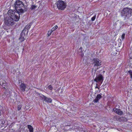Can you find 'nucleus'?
Returning a JSON list of instances; mask_svg holds the SVG:
<instances>
[{"mask_svg":"<svg viewBox=\"0 0 132 132\" xmlns=\"http://www.w3.org/2000/svg\"><path fill=\"white\" fill-rule=\"evenodd\" d=\"M9 17L5 18L4 23L7 25L12 26L14 24V21H18L20 18V14L17 12L12 10H9L8 12Z\"/></svg>","mask_w":132,"mask_h":132,"instance_id":"1","label":"nucleus"},{"mask_svg":"<svg viewBox=\"0 0 132 132\" xmlns=\"http://www.w3.org/2000/svg\"><path fill=\"white\" fill-rule=\"evenodd\" d=\"M15 7L17 12L19 14L23 13L26 11L27 9L24 7L23 3L19 0L16 1Z\"/></svg>","mask_w":132,"mask_h":132,"instance_id":"2","label":"nucleus"},{"mask_svg":"<svg viewBox=\"0 0 132 132\" xmlns=\"http://www.w3.org/2000/svg\"><path fill=\"white\" fill-rule=\"evenodd\" d=\"M132 13V9L130 8H124L121 12V15L125 18L129 19L131 16Z\"/></svg>","mask_w":132,"mask_h":132,"instance_id":"3","label":"nucleus"},{"mask_svg":"<svg viewBox=\"0 0 132 132\" xmlns=\"http://www.w3.org/2000/svg\"><path fill=\"white\" fill-rule=\"evenodd\" d=\"M56 5L58 9L62 10H64L67 6L66 2L62 0L58 1L56 2Z\"/></svg>","mask_w":132,"mask_h":132,"instance_id":"4","label":"nucleus"},{"mask_svg":"<svg viewBox=\"0 0 132 132\" xmlns=\"http://www.w3.org/2000/svg\"><path fill=\"white\" fill-rule=\"evenodd\" d=\"M28 31L26 28H24L21 34L20 37L19 39L21 42L24 41L26 38V35H27L28 32Z\"/></svg>","mask_w":132,"mask_h":132,"instance_id":"5","label":"nucleus"},{"mask_svg":"<svg viewBox=\"0 0 132 132\" xmlns=\"http://www.w3.org/2000/svg\"><path fill=\"white\" fill-rule=\"evenodd\" d=\"M104 80V77L103 75L101 74L97 75L94 79V81L97 83H100L101 84Z\"/></svg>","mask_w":132,"mask_h":132,"instance_id":"6","label":"nucleus"},{"mask_svg":"<svg viewBox=\"0 0 132 132\" xmlns=\"http://www.w3.org/2000/svg\"><path fill=\"white\" fill-rule=\"evenodd\" d=\"M93 61L94 67L100 66L102 64V61L98 58H93Z\"/></svg>","mask_w":132,"mask_h":132,"instance_id":"7","label":"nucleus"},{"mask_svg":"<svg viewBox=\"0 0 132 132\" xmlns=\"http://www.w3.org/2000/svg\"><path fill=\"white\" fill-rule=\"evenodd\" d=\"M113 110L114 112L116 113L117 114L121 115L123 113V112L119 109H117L116 108H114L113 109Z\"/></svg>","mask_w":132,"mask_h":132,"instance_id":"8","label":"nucleus"},{"mask_svg":"<svg viewBox=\"0 0 132 132\" xmlns=\"http://www.w3.org/2000/svg\"><path fill=\"white\" fill-rule=\"evenodd\" d=\"M42 99L44 100V101L48 103H51L52 102V100L51 98L46 97L43 95V97H42Z\"/></svg>","mask_w":132,"mask_h":132,"instance_id":"9","label":"nucleus"},{"mask_svg":"<svg viewBox=\"0 0 132 132\" xmlns=\"http://www.w3.org/2000/svg\"><path fill=\"white\" fill-rule=\"evenodd\" d=\"M102 97V96L100 94H98L97 95L96 97L93 100V102L94 103H97L99 100Z\"/></svg>","mask_w":132,"mask_h":132,"instance_id":"10","label":"nucleus"},{"mask_svg":"<svg viewBox=\"0 0 132 132\" xmlns=\"http://www.w3.org/2000/svg\"><path fill=\"white\" fill-rule=\"evenodd\" d=\"M26 87V84L24 83H21L20 86V89L23 92L25 91Z\"/></svg>","mask_w":132,"mask_h":132,"instance_id":"11","label":"nucleus"},{"mask_svg":"<svg viewBox=\"0 0 132 132\" xmlns=\"http://www.w3.org/2000/svg\"><path fill=\"white\" fill-rule=\"evenodd\" d=\"M118 120L120 121L126 122L127 121V119L125 117H120L119 118Z\"/></svg>","mask_w":132,"mask_h":132,"instance_id":"12","label":"nucleus"},{"mask_svg":"<svg viewBox=\"0 0 132 132\" xmlns=\"http://www.w3.org/2000/svg\"><path fill=\"white\" fill-rule=\"evenodd\" d=\"M2 82V86L3 87L5 88V87L7 85V84L6 83L5 81L3 80L1 81Z\"/></svg>","mask_w":132,"mask_h":132,"instance_id":"13","label":"nucleus"},{"mask_svg":"<svg viewBox=\"0 0 132 132\" xmlns=\"http://www.w3.org/2000/svg\"><path fill=\"white\" fill-rule=\"evenodd\" d=\"M28 128L29 130V131L30 132H33V128L31 125H28Z\"/></svg>","mask_w":132,"mask_h":132,"instance_id":"14","label":"nucleus"},{"mask_svg":"<svg viewBox=\"0 0 132 132\" xmlns=\"http://www.w3.org/2000/svg\"><path fill=\"white\" fill-rule=\"evenodd\" d=\"M127 73L130 75V77L132 79V70H130L127 71Z\"/></svg>","mask_w":132,"mask_h":132,"instance_id":"15","label":"nucleus"},{"mask_svg":"<svg viewBox=\"0 0 132 132\" xmlns=\"http://www.w3.org/2000/svg\"><path fill=\"white\" fill-rule=\"evenodd\" d=\"M37 7V6H36L35 5H32L30 8V9L32 10H35Z\"/></svg>","mask_w":132,"mask_h":132,"instance_id":"16","label":"nucleus"},{"mask_svg":"<svg viewBox=\"0 0 132 132\" xmlns=\"http://www.w3.org/2000/svg\"><path fill=\"white\" fill-rule=\"evenodd\" d=\"M53 32V31L52 30L48 31L47 34V36L48 37L50 36Z\"/></svg>","mask_w":132,"mask_h":132,"instance_id":"17","label":"nucleus"},{"mask_svg":"<svg viewBox=\"0 0 132 132\" xmlns=\"http://www.w3.org/2000/svg\"><path fill=\"white\" fill-rule=\"evenodd\" d=\"M31 27V26L29 24H28L26 27L24 28H26L28 31L29 29H30Z\"/></svg>","mask_w":132,"mask_h":132,"instance_id":"18","label":"nucleus"},{"mask_svg":"<svg viewBox=\"0 0 132 132\" xmlns=\"http://www.w3.org/2000/svg\"><path fill=\"white\" fill-rule=\"evenodd\" d=\"M50 90H52L53 89V87L51 85H49L47 87Z\"/></svg>","mask_w":132,"mask_h":132,"instance_id":"19","label":"nucleus"},{"mask_svg":"<svg viewBox=\"0 0 132 132\" xmlns=\"http://www.w3.org/2000/svg\"><path fill=\"white\" fill-rule=\"evenodd\" d=\"M57 28V26L55 25L52 28L51 30L53 31L56 30Z\"/></svg>","mask_w":132,"mask_h":132,"instance_id":"20","label":"nucleus"},{"mask_svg":"<svg viewBox=\"0 0 132 132\" xmlns=\"http://www.w3.org/2000/svg\"><path fill=\"white\" fill-rule=\"evenodd\" d=\"M125 33H123L122 35H121V38L123 40L125 38Z\"/></svg>","mask_w":132,"mask_h":132,"instance_id":"21","label":"nucleus"},{"mask_svg":"<svg viewBox=\"0 0 132 132\" xmlns=\"http://www.w3.org/2000/svg\"><path fill=\"white\" fill-rule=\"evenodd\" d=\"M21 105H18L17 109L18 111H20L21 110Z\"/></svg>","mask_w":132,"mask_h":132,"instance_id":"22","label":"nucleus"},{"mask_svg":"<svg viewBox=\"0 0 132 132\" xmlns=\"http://www.w3.org/2000/svg\"><path fill=\"white\" fill-rule=\"evenodd\" d=\"M96 18V15H95L94 16H93L91 18V20L92 21H93L95 20Z\"/></svg>","mask_w":132,"mask_h":132,"instance_id":"23","label":"nucleus"},{"mask_svg":"<svg viewBox=\"0 0 132 132\" xmlns=\"http://www.w3.org/2000/svg\"><path fill=\"white\" fill-rule=\"evenodd\" d=\"M92 12H91V13H88V16H89V15L91 16V15L92 14Z\"/></svg>","mask_w":132,"mask_h":132,"instance_id":"24","label":"nucleus"},{"mask_svg":"<svg viewBox=\"0 0 132 132\" xmlns=\"http://www.w3.org/2000/svg\"><path fill=\"white\" fill-rule=\"evenodd\" d=\"M26 2V3H27V2H28V0H24Z\"/></svg>","mask_w":132,"mask_h":132,"instance_id":"25","label":"nucleus"},{"mask_svg":"<svg viewBox=\"0 0 132 132\" xmlns=\"http://www.w3.org/2000/svg\"><path fill=\"white\" fill-rule=\"evenodd\" d=\"M95 88H98V89H99V87H98V86H96L95 87Z\"/></svg>","mask_w":132,"mask_h":132,"instance_id":"26","label":"nucleus"},{"mask_svg":"<svg viewBox=\"0 0 132 132\" xmlns=\"http://www.w3.org/2000/svg\"><path fill=\"white\" fill-rule=\"evenodd\" d=\"M2 85V82L1 81H0V86H1Z\"/></svg>","mask_w":132,"mask_h":132,"instance_id":"27","label":"nucleus"},{"mask_svg":"<svg viewBox=\"0 0 132 132\" xmlns=\"http://www.w3.org/2000/svg\"><path fill=\"white\" fill-rule=\"evenodd\" d=\"M129 59H131L132 60V56L130 57Z\"/></svg>","mask_w":132,"mask_h":132,"instance_id":"28","label":"nucleus"},{"mask_svg":"<svg viewBox=\"0 0 132 132\" xmlns=\"http://www.w3.org/2000/svg\"><path fill=\"white\" fill-rule=\"evenodd\" d=\"M113 2H114V1H113L112 3H111V4H113Z\"/></svg>","mask_w":132,"mask_h":132,"instance_id":"29","label":"nucleus"}]
</instances>
